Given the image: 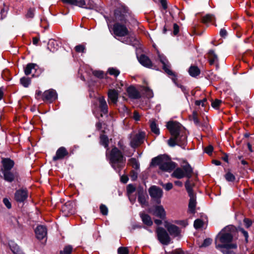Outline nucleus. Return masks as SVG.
Returning a JSON list of instances; mask_svg holds the SVG:
<instances>
[{
  "label": "nucleus",
  "mask_w": 254,
  "mask_h": 254,
  "mask_svg": "<svg viewBox=\"0 0 254 254\" xmlns=\"http://www.w3.org/2000/svg\"><path fill=\"white\" fill-rule=\"evenodd\" d=\"M72 251V248L71 246H65L63 251L60 252V254H71Z\"/></svg>",
  "instance_id": "nucleus-40"
},
{
  "label": "nucleus",
  "mask_w": 254,
  "mask_h": 254,
  "mask_svg": "<svg viewBox=\"0 0 254 254\" xmlns=\"http://www.w3.org/2000/svg\"><path fill=\"white\" fill-rule=\"evenodd\" d=\"M196 205L195 195L190 196L189 203V211L191 213L195 212V207Z\"/></svg>",
  "instance_id": "nucleus-24"
},
{
  "label": "nucleus",
  "mask_w": 254,
  "mask_h": 254,
  "mask_svg": "<svg viewBox=\"0 0 254 254\" xmlns=\"http://www.w3.org/2000/svg\"><path fill=\"white\" fill-rule=\"evenodd\" d=\"M8 11V7L7 6H4L3 8H2L0 11V15H1V19H3L6 16L7 13Z\"/></svg>",
  "instance_id": "nucleus-48"
},
{
  "label": "nucleus",
  "mask_w": 254,
  "mask_h": 254,
  "mask_svg": "<svg viewBox=\"0 0 254 254\" xmlns=\"http://www.w3.org/2000/svg\"><path fill=\"white\" fill-rule=\"evenodd\" d=\"M150 127L151 131L156 134H159L160 133L159 129L157 127L155 121H152L150 123Z\"/></svg>",
  "instance_id": "nucleus-36"
},
{
  "label": "nucleus",
  "mask_w": 254,
  "mask_h": 254,
  "mask_svg": "<svg viewBox=\"0 0 254 254\" xmlns=\"http://www.w3.org/2000/svg\"><path fill=\"white\" fill-rule=\"evenodd\" d=\"M35 231L36 236L39 240H42L47 236V229L44 226H38Z\"/></svg>",
  "instance_id": "nucleus-14"
},
{
  "label": "nucleus",
  "mask_w": 254,
  "mask_h": 254,
  "mask_svg": "<svg viewBox=\"0 0 254 254\" xmlns=\"http://www.w3.org/2000/svg\"><path fill=\"white\" fill-rule=\"evenodd\" d=\"M185 188L189 194V196L191 195H195L192 190V185L190 184V182L188 180L185 183Z\"/></svg>",
  "instance_id": "nucleus-33"
},
{
  "label": "nucleus",
  "mask_w": 254,
  "mask_h": 254,
  "mask_svg": "<svg viewBox=\"0 0 254 254\" xmlns=\"http://www.w3.org/2000/svg\"><path fill=\"white\" fill-rule=\"evenodd\" d=\"M57 98V94L53 89L45 91L42 94V99L44 101H53Z\"/></svg>",
  "instance_id": "nucleus-11"
},
{
  "label": "nucleus",
  "mask_w": 254,
  "mask_h": 254,
  "mask_svg": "<svg viewBox=\"0 0 254 254\" xmlns=\"http://www.w3.org/2000/svg\"><path fill=\"white\" fill-rule=\"evenodd\" d=\"M146 196L147 194L144 192L142 189L138 190V201L142 206L147 205Z\"/></svg>",
  "instance_id": "nucleus-23"
},
{
  "label": "nucleus",
  "mask_w": 254,
  "mask_h": 254,
  "mask_svg": "<svg viewBox=\"0 0 254 254\" xmlns=\"http://www.w3.org/2000/svg\"><path fill=\"white\" fill-rule=\"evenodd\" d=\"M192 119L194 124L197 126H200V123L198 119V114L196 111H193L192 115Z\"/></svg>",
  "instance_id": "nucleus-38"
},
{
  "label": "nucleus",
  "mask_w": 254,
  "mask_h": 254,
  "mask_svg": "<svg viewBox=\"0 0 254 254\" xmlns=\"http://www.w3.org/2000/svg\"><path fill=\"white\" fill-rule=\"evenodd\" d=\"M118 253L119 254H128V250L127 247H120Z\"/></svg>",
  "instance_id": "nucleus-47"
},
{
  "label": "nucleus",
  "mask_w": 254,
  "mask_h": 254,
  "mask_svg": "<svg viewBox=\"0 0 254 254\" xmlns=\"http://www.w3.org/2000/svg\"><path fill=\"white\" fill-rule=\"evenodd\" d=\"M108 71L110 75H114L116 77L118 76L120 73L118 69L113 67L109 68Z\"/></svg>",
  "instance_id": "nucleus-41"
},
{
  "label": "nucleus",
  "mask_w": 254,
  "mask_h": 254,
  "mask_svg": "<svg viewBox=\"0 0 254 254\" xmlns=\"http://www.w3.org/2000/svg\"><path fill=\"white\" fill-rule=\"evenodd\" d=\"M237 232V228L233 225L225 227L216 236V248L223 254H235L233 250L237 249V245L233 241Z\"/></svg>",
  "instance_id": "nucleus-1"
},
{
  "label": "nucleus",
  "mask_w": 254,
  "mask_h": 254,
  "mask_svg": "<svg viewBox=\"0 0 254 254\" xmlns=\"http://www.w3.org/2000/svg\"><path fill=\"white\" fill-rule=\"evenodd\" d=\"M101 213L104 215H107L108 213V209L104 204H101L100 206Z\"/></svg>",
  "instance_id": "nucleus-43"
},
{
  "label": "nucleus",
  "mask_w": 254,
  "mask_h": 254,
  "mask_svg": "<svg viewBox=\"0 0 254 254\" xmlns=\"http://www.w3.org/2000/svg\"><path fill=\"white\" fill-rule=\"evenodd\" d=\"M108 138L106 135H102L100 136V143L105 148H107L108 147Z\"/></svg>",
  "instance_id": "nucleus-35"
},
{
  "label": "nucleus",
  "mask_w": 254,
  "mask_h": 254,
  "mask_svg": "<svg viewBox=\"0 0 254 254\" xmlns=\"http://www.w3.org/2000/svg\"><path fill=\"white\" fill-rule=\"evenodd\" d=\"M62 210L65 216L73 214L74 213V208L73 203L70 202L65 203L63 205Z\"/></svg>",
  "instance_id": "nucleus-17"
},
{
  "label": "nucleus",
  "mask_w": 254,
  "mask_h": 254,
  "mask_svg": "<svg viewBox=\"0 0 254 254\" xmlns=\"http://www.w3.org/2000/svg\"><path fill=\"white\" fill-rule=\"evenodd\" d=\"M34 8H29L27 11V13L26 15V17L27 18H33L34 15Z\"/></svg>",
  "instance_id": "nucleus-50"
},
{
  "label": "nucleus",
  "mask_w": 254,
  "mask_h": 254,
  "mask_svg": "<svg viewBox=\"0 0 254 254\" xmlns=\"http://www.w3.org/2000/svg\"><path fill=\"white\" fill-rule=\"evenodd\" d=\"M145 136V133L143 132L131 134L130 145L133 148L138 146L143 142Z\"/></svg>",
  "instance_id": "nucleus-7"
},
{
  "label": "nucleus",
  "mask_w": 254,
  "mask_h": 254,
  "mask_svg": "<svg viewBox=\"0 0 254 254\" xmlns=\"http://www.w3.org/2000/svg\"><path fill=\"white\" fill-rule=\"evenodd\" d=\"M213 150V147L211 145H209L208 146L206 147L205 148V152L208 154H211Z\"/></svg>",
  "instance_id": "nucleus-61"
},
{
  "label": "nucleus",
  "mask_w": 254,
  "mask_h": 254,
  "mask_svg": "<svg viewBox=\"0 0 254 254\" xmlns=\"http://www.w3.org/2000/svg\"><path fill=\"white\" fill-rule=\"evenodd\" d=\"M93 74L98 78H102L103 77V73L101 71L95 70L93 72Z\"/></svg>",
  "instance_id": "nucleus-55"
},
{
  "label": "nucleus",
  "mask_w": 254,
  "mask_h": 254,
  "mask_svg": "<svg viewBox=\"0 0 254 254\" xmlns=\"http://www.w3.org/2000/svg\"><path fill=\"white\" fill-rule=\"evenodd\" d=\"M115 16L116 22L113 25V31L114 34L118 37H125L127 36L121 41L128 45H134L137 42L133 35L130 34L129 31L124 24L126 20L124 14H122L121 11L117 9L115 11Z\"/></svg>",
  "instance_id": "nucleus-2"
},
{
  "label": "nucleus",
  "mask_w": 254,
  "mask_h": 254,
  "mask_svg": "<svg viewBox=\"0 0 254 254\" xmlns=\"http://www.w3.org/2000/svg\"><path fill=\"white\" fill-rule=\"evenodd\" d=\"M2 173L3 175L4 180L8 182H13L17 177L16 172H14L11 170L3 172Z\"/></svg>",
  "instance_id": "nucleus-20"
},
{
  "label": "nucleus",
  "mask_w": 254,
  "mask_h": 254,
  "mask_svg": "<svg viewBox=\"0 0 254 254\" xmlns=\"http://www.w3.org/2000/svg\"><path fill=\"white\" fill-rule=\"evenodd\" d=\"M86 4L85 1L84 0H74L72 5L78 6L81 7H85Z\"/></svg>",
  "instance_id": "nucleus-39"
},
{
  "label": "nucleus",
  "mask_w": 254,
  "mask_h": 254,
  "mask_svg": "<svg viewBox=\"0 0 254 254\" xmlns=\"http://www.w3.org/2000/svg\"><path fill=\"white\" fill-rule=\"evenodd\" d=\"M135 187L132 185H128L127 187V190L128 193H132L135 191Z\"/></svg>",
  "instance_id": "nucleus-60"
},
{
  "label": "nucleus",
  "mask_w": 254,
  "mask_h": 254,
  "mask_svg": "<svg viewBox=\"0 0 254 254\" xmlns=\"http://www.w3.org/2000/svg\"><path fill=\"white\" fill-rule=\"evenodd\" d=\"M98 102L100 111L104 114H107L108 113V107L105 98L103 96L99 97Z\"/></svg>",
  "instance_id": "nucleus-18"
},
{
  "label": "nucleus",
  "mask_w": 254,
  "mask_h": 254,
  "mask_svg": "<svg viewBox=\"0 0 254 254\" xmlns=\"http://www.w3.org/2000/svg\"><path fill=\"white\" fill-rule=\"evenodd\" d=\"M108 99L114 104H116L118 101L119 92L115 89H109L108 92Z\"/></svg>",
  "instance_id": "nucleus-19"
},
{
  "label": "nucleus",
  "mask_w": 254,
  "mask_h": 254,
  "mask_svg": "<svg viewBox=\"0 0 254 254\" xmlns=\"http://www.w3.org/2000/svg\"><path fill=\"white\" fill-rule=\"evenodd\" d=\"M162 186L166 190H169L172 189L173 184L171 183H168L166 184L163 185Z\"/></svg>",
  "instance_id": "nucleus-56"
},
{
  "label": "nucleus",
  "mask_w": 254,
  "mask_h": 254,
  "mask_svg": "<svg viewBox=\"0 0 254 254\" xmlns=\"http://www.w3.org/2000/svg\"><path fill=\"white\" fill-rule=\"evenodd\" d=\"M108 157L112 168L120 174L126 164V158L122 152L118 148L114 147L111 150Z\"/></svg>",
  "instance_id": "nucleus-4"
},
{
  "label": "nucleus",
  "mask_w": 254,
  "mask_h": 254,
  "mask_svg": "<svg viewBox=\"0 0 254 254\" xmlns=\"http://www.w3.org/2000/svg\"><path fill=\"white\" fill-rule=\"evenodd\" d=\"M221 103V100L216 99L215 101L212 102L211 106L214 108H217L219 107Z\"/></svg>",
  "instance_id": "nucleus-49"
},
{
  "label": "nucleus",
  "mask_w": 254,
  "mask_h": 254,
  "mask_svg": "<svg viewBox=\"0 0 254 254\" xmlns=\"http://www.w3.org/2000/svg\"><path fill=\"white\" fill-rule=\"evenodd\" d=\"M192 173L191 166L188 163L182 166V168H177L172 174V176L177 179L185 177H190Z\"/></svg>",
  "instance_id": "nucleus-6"
},
{
  "label": "nucleus",
  "mask_w": 254,
  "mask_h": 254,
  "mask_svg": "<svg viewBox=\"0 0 254 254\" xmlns=\"http://www.w3.org/2000/svg\"><path fill=\"white\" fill-rule=\"evenodd\" d=\"M85 50V47L84 45H78L75 47V50L77 53H84Z\"/></svg>",
  "instance_id": "nucleus-44"
},
{
  "label": "nucleus",
  "mask_w": 254,
  "mask_h": 254,
  "mask_svg": "<svg viewBox=\"0 0 254 254\" xmlns=\"http://www.w3.org/2000/svg\"><path fill=\"white\" fill-rule=\"evenodd\" d=\"M239 231H240L244 235V237H245V240L247 242L248 239L249 237L248 233L246 231H245L243 228H239Z\"/></svg>",
  "instance_id": "nucleus-54"
},
{
  "label": "nucleus",
  "mask_w": 254,
  "mask_h": 254,
  "mask_svg": "<svg viewBox=\"0 0 254 254\" xmlns=\"http://www.w3.org/2000/svg\"><path fill=\"white\" fill-rule=\"evenodd\" d=\"M158 56H159L160 61L161 62V63L162 64L168 63L167 60L166 59V58L164 56H163L162 55H159Z\"/></svg>",
  "instance_id": "nucleus-58"
},
{
  "label": "nucleus",
  "mask_w": 254,
  "mask_h": 254,
  "mask_svg": "<svg viewBox=\"0 0 254 254\" xmlns=\"http://www.w3.org/2000/svg\"><path fill=\"white\" fill-rule=\"evenodd\" d=\"M145 92L146 93V96L148 98H152L153 96V92L152 90L149 89V88H146Z\"/></svg>",
  "instance_id": "nucleus-62"
},
{
  "label": "nucleus",
  "mask_w": 254,
  "mask_h": 254,
  "mask_svg": "<svg viewBox=\"0 0 254 254\" xmlns=\"http://www.w3.org/2000/svg\"><path fill=\"white\" fill-rule=\"evenodd\" d=\"M58 45L56 41L51 40L48 44V48L52 52H54L58 49Z\"/></svg>",
  "instance_id": "nucleus-32"
},
{
  "label": "nucleus",
  "mask_w": 254,
  "mask_h": 254,
  "mask_svg": "<svg viewBox=\"0 0 254 254\" xmlns=\"http://www.w3.org/2000/svg\"><path fill=\"white\" fill-rule=\"evenodd\" d=\"M156 233L158 239L161 244L167 245L170 243L171 238L167 232L164 228L161 227L157 228Z\"/></svg>",
  "instance_id": "nucleus-8"
},
{
  "label": "nucleus",
  "mask_w": 254,
  "mask_h": 254,
  "mask_svg": "<svg viewBox=\"0 0 254 254\" xmlns=\"http://www.w3.org/2000/svg\"><path fill=\"white\" fill-rule=\"evenodd\" d=\"M225 177L226 180L229 182H233L235 179L234 175L230 172L227 173Z\"/></svg>",
  "instance_id": "nucleus-46"
},
{
  "label": "nucleus",
  "mask_w": 254,
  "mask_h": 254,
  "mask_svg": "<svg viewBox=\"0 0 254 254\" xmlns=\"http://www.w3.org/2000/svg\"><path fill=\"white\" fill-rule=\"evenodd\" d=\"M212 241V239L210 238L206 239L204 240L203 243L200 246V247H207L211 244Z\"/></svg>",
  "instance_id": "nucleus-45"
},
{
  "label": "nucleus",
  "mask_w": 254,
  "mask_h": 254,
  "mask_svg": "<svg viewBox=\"0 0 254 254\" xmlns=\"http://www.w3.org/2000/svg\"><path fill=\"white\" fill-rule=\"evenodd\" d=\"M206 101H207L206 99L205 98H204L202 100L196 101L195 102V104L197 106H199V105H201L202 106H205Z\"/></svg>",
  "instance_id": "nucleus-51"
},
{
  "label": "nucleus",
  "mask_w": 254,
  "mask_h": 254,
  "mask_svg": "<svg viewBox=\"0 0 254 254\" xmlns=\"http://www.w3.org/2000/svg\"><path fill=\"white\" fill-rule=\"evenodd\" d=\"M209 62L210 65L214 64L218 61L217 55L214 53L213 50H210L208 53Z\"/></svg>",
  "instance_id": "nucleus-30"
},
{
  "label": "nucleus",
  "mask_w": 254,
  "mask_h": 254,
  "mask_svg": "<svg viewBox=\"0 0 254 254\" xmlns=\"http://www.w3.org/2000/svg\"><path fill=\"white\" fill-rule=\"evenodd\" d=\"M38 65L36 64L30 63L27 64L24 69V72L26 75H28L32 73V70H36Z\"/></svg>",
  "instance_id": "nucleus-27"
},
{
  "label": "nucleus",
  "mask_w": 254,
  "mask_h": 254,
  "mask_svg": "<svg viewBox=\"0 0 254 254\" xmlns=\"http://www.w3.org/2000/svg\"><path fill=\"white\" fill-rule=\"evenodd\" d=\"M214 19V17L213 15L208 14L202 17L201 21L202 23L207 24L210 22L212 21Z\"/></svg>",
  "instance_id": "nucleus-34"
},
{
  "label": "nucleus",
  "mask_w": 254,
  "mask_h": 254,
  "mask_svg": "<svg viewBox=\"0 0 254 254\" xmlns=\"http://www.w3.org/2000/svg\"><path fill=\"white\" fill-rule=\"evenodd\" d=\"M203 225V221L201 220L198 219L194 221L193 226L195 229H199L202 227Z\"/></svg>",
  "instance_id": "nucleus-42"
},
{
  "label": "nucleus",
  "mask_w": 254,
  "mask_h": 254,
  "mask_svg": "<svg viewBox=\"0 0 254 254\" xmlns=\"http://www.w3.org/2000/svg\"><path fill=\"white\" fill-rule=\"evenodd\" d=\"M11 251L14 254H25L19 248V246L13 241L8 243Z\"/></svg>",
  "instance_id": "nucleus-25"
},
{
  "label": "nucleus",
  "mask_w": 254,
  "mask_h": 254,
  "mask_svg": "<svg viewBox=\"0 0 254 254\" xmlns=\"http://www.w3.org/2000/svg\"><path fill=\"white\" fill-rule=\"evenodd\" d=\"M30 79L29 78L23 77L20 79L21 84L25 87H27L30 83Z\"/></svg>",
  "instance_id": "nucleus-37"
},
{
  "label": "nucleus",
  "mask_w": 254,
  "mask_h": 254,
  "mask_svg": "<svg viewBox=\"0 0 254 254\" xmlns=\"http://www.w3.org/2000/svg\"><path fill=\"white\" fill-rule=\"evenodd\" d=\"M138 59L142 65L148 68H153V64L148 57L141 55Z\"/></svg>",
  "instance_id": "nucleus-21"
},
{
  "label": "nucleus",
  "mask_w": 254,
  "mask_h": 254,
  "mask_svg": "<svg viewBox=\"0 0 254 254\" xmlns=\"http://www.w3.org/2000/svg\"><path fill=\"white\" fill-rule=\"evenodd\" d=\"M172 137L168 140L171 147L179 145L184 148L187 143V134L185 128L176 121H170L167 124Z\"/></svg>",
  "instance_id": "nucleus-3"
},
{
  "label": "nucleus",
  "mask_w": 254,
  "mask_h": 254,
  "mask_svg": "<svg viewBox=\"0 0 254 254\" xmlns=\"http://www.w3.org/2000/svg\"><path fill=\"white\" fill-rule=\"evenodd\" d=\"M130 176L132 181H135L137 178V173L134 170H132L130 172Z\"/></svg>",
  "instance_id": "nucleus-52"
},
{
  "label": "nucleus",
  "mask_w": 254,
  "mask_h": 254,
  "mask_svg": "<svg viewBox=\"0 0 254 254\" xmlns=\"http://www.w3.org/2000/svg\"><path fill=\"white\" fill-rule=\"evenodd\" d=\"M244 222L245 225L247 228L250 227L252 224V221L250 219H248V218L244 219Z\"/></svg>",
  "instance_id": "nucleus-59"
},
{
  "label": "nucleus",
  "mask_w": 254,
  "mask_h": 254,
  "mask_svg": "<svg viewBox=\"0 0 254 254\" xmlns=\"http://www.w3.org/2000/svg\"><path fill=\"white\" fill-rule=\"evenodd\" d=\"M127 91L128 96L132 99H138L140 97L139 92L135 88L130 86L127 88Z\"/></svg>",
  "instance_id": "nucleus-22"
},
{
  "label": "nucleus",
  "mask_w": 254,
  "mask_h": 254,
  "mask_svg": "<svg viewBox=\"0 0 254 254\" xmlns=\"http://www.w3.org/2000/svg\"><path fill=\"white\" fill-rule=\"evenodd\" d=\"M133 118L134 120L136 121H139L140 120V115L138 112H137L136 111H135L133 112Z\"/></svg>",
  "instance_id": "nucleus-63"
},
{
  "label": "nucleus",
  "mask_w": 254,
  "mask_h": 254,
  "mask_svg": "<svg viewBox=\"0 0 254 254\" xmlns=\"http://www.w3.org/2000/svg\"><path fill=\"white\" fill-rule=\"evenodd\" d=\"M189 73L192 77H196L200 73L199 68L195 65H191L189 69Z\"/></svg>",
  "instance_id": "nucleus-28"
},
{
  "label": "nucleus",
  "mask_w": 254,
  "mask_h": 254,
  "mask_svg": "<svg viewBox=\"0 0 254 254\" xmlns=\"http://www.w3.org/2000/svg\"><path fill=\"white\" fill-rule=\"evenodd\" d=\"M165 227L170 234L174 237L178 236L181 233L179 228L175 225L168 224L165 225Z\"/></svg>",
  "instance_id": "nucleus-15"
},
{
  "label": "nucleus",
  "mask_w": 254,
  "mask_h": 254,
  "mask_svg": "<svg viewBox=\"0 0 254 254\" xmlns=\"http://www.w3.org/2000/svg\"><path fill=\"white\" fill-rule=\"evenodd\" d=\"M150 196L157 203H160V198L162 196V190L161 189L156 186L151 187L149 190Z\"/></svg>",
  "instance_id": "nucleus-9"
},
{
  "label": "nucleus",
  "mask_w": 254,
  "mask_h": 254,
  "mask_svg": "<svg viewBox=\"0 0 254 254\" xmlns=\"http://www.w3.org/2000/svg\"><path fill=\"white\" fill-rule=\"evenodd\" d=\"M170 254H185L184 252L181 250H176L172 252Z\"/></svg>",
  "instance_id": "nucleus-64"
},
{
  "label": "nucleus",
  "mask_w": 254,
  "mask_h": 254,
  "mask_svg": "<svg viewBox=\"0 0 254 254\" xmlns=\"http://www.w3.org/2000/svg\"><path fill=\"white\" fill-rule=\"evenodd\" d=\"M139 215L141 218L143 223L147 226H151L153 222L151 220L150 216L144 213H140Z\"/></svg>",
  "instance_id": "nucleus-26"
},
{
  "label": "nucleus",
  "mask_w": 254,
  "mask_h": 254,
  "mask_svg": "<svg viewBox=\"0 0 254 254\" xmlns=\"http://www.w3.org/2000/svg\"><path fill=\"white\" fill-rule=\"evenodd\" d=\"M1 172L10 171L14 165V162L9 158H3L1 161Z\"/></svg>",
  "instance_id": "nucleus-10"
},
{
  "label": "nucleus",
  "mask_w": 254,
  "mask_h": 254,
  "mask_svg": "<svg viewBox=\"0 0 254 254\" xmlns=\"http://www.w3.org/2000/svg\"><path fill=\"white\" fill-rule=\"evenodd\" d=\"M170 66L169 63L163 64V69L168 75L173 76L172 79L174 82H175V80H177L176 76L175 73L170 69Z\"/></svg>",
  "instance_id": "nucleus-29"
},
{
  "label": "nucleus",
  "mask_w": 254,
  "mask_h": 254,
  "mask_svg": "<svg viewBox=\"0 0 254 254\" xmlns=\"http://www.w3.org/2000/svg\"><path fill=\"white\" fill-rule=\"evenodd\" d=\"M153 214L163 219L166 215L165 211L162 205L155 206L153 209L150 210Z\"/></svg>",
  "instance_id": "nucleus-16"
},
{
  "label": "nucleus",
  "mask_w": 254,
  "mask_h": 254,
  "mask_svg": "<svg viewBox=\"0 0 254 254\" xmlns=\"http://www.w3.org/2000/svg\"><path fill=\"white\" fill-rule=\"evenodd\" d=\"M3 202L7 208L10 209L11 207V203L7 198H4Z\"/></svg>",
  "instance_id": "nucleus-57"
},
{
  "label": "nucleus",
  "mask_w": 254,
  "mask_h": 254,
  "mask_svg": "<svg viewBox=\"0 0 254 254\" xmlns=\"http://www.w3.org/2000/svg\"><path fill=\"white\" fill-rule=\"evenodd\" d=\"M128 165L131 166L136 170L139 169V163L134 158H131L128 160Z\"/></svg>",
  "instance_id": "nucleus-31"
},
{
  "label": "nucleus",
  "mask_w": 254,
  "mask_h": 254,
  "mask_svg": "<svg viewBox=\"0 0 254 254\" xmlns=\"http://www.w3.org/2000/svg\"><path fill=\"white\" fill-rule=\"evenodd\" d=\"M152 165L159 166L160 169L170 172L176 167L175 163L167 155H160L152 159Z\"/></svg>",
  "instance_id": "nucleus-5"
},
{
  "label": "nucleus",
  "mask_w": 254,
  "mask_h": 254,
  "mask_svg": "<svg viewBox=\"0 0 254 254\" xmlns=\"http://www.w3.org/2000/svg\"><path fill=\"white\" fill-rule=\"evenodd\" d=\"M28 197L26 190L20 189L16 191L14 195L15 200L18 202H23Z\"/></svg>",
  "instance_id": "nucleus-12"
},
{
  "label": "nucleus",
  "mask_w": 254,
  "mask_h": 254,
  "mask_svg": "<svg viewBox=\"0 0 254 254\" xmlns=\"http://www.w3.org/2000/svg\"><path fill=\"white\" fill-rule=\"evenodd\" d=\"M177 224L182 225L183 227H186L188 225V223L186 220H177L175 222Z\"/></svg>",
  "instance_id": "nucleus-53"
},
{
  "label": "nucleus",
  "mask_w": 254,
  "mask_h": 254,
  "mask_svg": "<svg viewBox=\"0 0 254 254\" xmlns=\"http://www.w3.org/2000/svg\"><path fill=\"white\" fill-rule=\"evenodd\" d=\"M68 155V152L64 147H60L57 151L56 155L53 158V160L56 161L58 160L63 159Z\"/></svg>",
  "instance_id": "nucleus-13"
}]
</instances>
